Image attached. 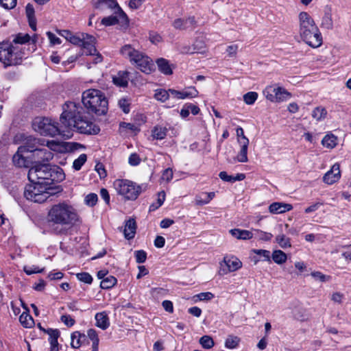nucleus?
I'll return each mask as SVG.
<instances>
[{
    "mask_svg": "<svg viewBox=\"0 0 351 351\" xmlns=\"http://www.w3.org/2000/svg\"><path fill=\"white\" fill-rule=\"evenodd\" d=\"M60 123L47 117H36L32 123L35 131L43 136H61L69 138L71 130L76 128L82 134H96L100 129L94 126L91 121L82 114V108L75 102L67 101L62 106Z\"/></svg>",
    "mask_w": 351,
    "mask_h": 351,
    "instance_id": "nucleus-1",
    "label": "nucleus"
},
{
    "mask_svg": "<svg viewBox=\"0 0 351 351\" xmlns=\"http://www.w3.org/2000/svg\"><path fill=\"white\" fill-rule=\"evenodd\" d=\"M49 223H53V232L58 235L67 233L66 226H73L79 219L75 209L70 204L63 202L54 204L49 209L47 215Z\"/></svg>",
    "mask_w": 351,
    "mask_h": 351,
    "instance_id": "nucleus-2",
    "label": "nucleus"
},
{
    "mask_svg": "<svg viewBox=\"0 0 351 351\" xmlns=\"http://www.w3.org/2000/svg\"><path fill=\"white\" fill-rule=\"evenodd\" d=\"M82 101L84 106L87 110L86 112L80 104H75L82 108V114L87 117L91 121L93 125L97 128L93 123L90 114L102 115L107 112L108 100L104 94L97 89H89L83 93ZM98 128L99 129V127Z\"/></svg>",
    "mask_w": 351,
    "mask_h": 351,
    "instance_id": "nucleus-3",
    "label": "nucleus"
},
{
    "mask_svg": "<svg viewBox=\"0 0 351 351\" xmlns=\"http://www.w3.org/2000/svg\"><path fill=\"white\" fill-rule=\"evenodd\" d=\"M64 178L62 169L56 165L37 162L28 171V179L32 183H46L48 186Z\"/></svg>",
    "mask_w": 351,
    "mask_h": 351,
    "instance_id": "nucleus-4",
    "label": "nucleus"
},
{
    "mask_svg": "<svg viewBox=\"0 0 351 351\" xmlns=\"http://www.w3.org/2000/svg\"><path fill=\"white\" fill-rule=\"evenodd\" d=\"M299 32L302 39L312 47H319L322 38L312 17L307 12H302L299 14Z\"/></svg>",
    "mask_w": 351,
    "mask_h": 351,
    "instance_id": "nucleus-5",
    "label": "nucleus"
},
{
    "mask_svg": "<svg viewBox=\"0 0 351 351\" xmlns=\"http://www.w3.org/2000/svg\"><path fill=\"white\" fill-rule=\"evenodd\" d=\"M120 53L123 57L128 58L132 64L146 74H149L155 70V65L152 60L144 53L135 49L130 45L123 46L120 49Z\"/></svg>",
    "mask_w": 351,
    "mask_h": 351,
    "instance_id": "nucleus-6",
    "label": "nucleus"
},
{
    "mask_svg": "<svg viewBox=\"0 0 351 351\" xmlns=\"http://www.w3.org/2000/svg\"><path fill=\"white\" fill-rule=\"evenodd\" d=\"M58 192V189L51 187L46 183L31 182V184L26 185L24 196L27 199L34 202L43 203Z\"/></svg>",
    "mask_w": 351,
    "mask_h": 351,
    "instance_id": "nucleus-7",
    "label": "nucleus"
},
{
    "mask_svg": "<svg viewBox=\"0 0 351 351\" xmlns=\"http://www.w3.org/2000/svg\"><path fill=\"white\" fill-rule=\"evenodd\" d=\"M113 184L117 192L128 200H135L142 191L141 185L128 180L117 179Z\"/></svg>",
    "mask_w": 351,
    "mask_h": 351,
    "instance_id": "nucleus-8",
    "label": "nucleus"
},
{
    "mask_svg": "<svg viewBox=\"0 0 351 351\" xmlns=\"http://www.w3.org/2000/svg\"><path fill=\"white\" fill-rule=\"evenodd\" d=\"M266 98L272 102H281L290 97V93L284 88L269 86L263 90Z\"/></svg>",
    "mask_w": 351,
    "mask_h": 351,
    "instance_id": "nucleus-9",
    "label": "nucleus"
},
{
    "mask_svg": "<svg viewBox=\"0 0 351 351\" xmlns=\"http://www.w3.org/2000/svg\"><path fill=\"white\" fill-rule=\"evenodd\" d=\"M104 5L110 9H114V14H117L123 22L126 21L127 15L119 7L116 0H96L94 3V7L96 9H102Z\"/></svg>",
    "mask_w": 351,
    "mask_h": 351,
    "instance_id": "nucleus-10",
    "label": "nucleus"
},
{
    "mask_svg": "<svg viewBox=\"0 0 351 351\" xmlns=\"http://www.w3.org/2000/svg\"><path fill=\"white\" fill-rule=\"evenodd\" d=\"M224 265H221L220 271L223 274L238 270L242 266V263L237 257H224Z\"/></svg>",
    "mask_w": 351,
    "mask_h": 351,
    "instance_id": "nucleus-11",
    "label": "nucleus"
},
{
    "mask_svg": "<svg viewBox=\"0 0 351 351\" xmlns=\"http://www.w3.org/2000/svg\"><path fill=\"white\" fill-rule=\"evenodd\" d=\"M82 36H84L83 43L82 47L83 48V53L87 56L95 55L97 49L95 47L96 38L90 34L82 33Z\"/></svg>",
    "mask_w": 351,
    "mask_h": 351,
    "instance_id": "nucleus-12",
    "label": "nucleus"
},
{
    "mask_svg": "<svg viewBox=\"0 0 351 351\" xmlns=\"http://www.w3.org/2000/svg\"><path fill=\"white\" fill-rule=\"evenodd\" d=\"M44 332L49 335V341L50 343L49 351H59L60 345L58 339L60 335V332L58 329L48 328L44 330Z\"/></svg>",
    "mask_w": 351,
    "mask_h": 351,
    "instance_id": "nucleus-13",
    "label": "nucleus"
},
{
    "mask_svg": "<svg viewBox=\"0 0 351 351\" xmlns=\"http://www.w3.org/2000/svg\"><path fill=\"white\" fill-rule=\"evenodd\" d=\"M340 169L338 164L332 165L331 169L328 171L323 177V180L328 184H332L340 178Z\"/></svg>",
    "mask_w": 351,
    "mask_h": 351,
    "instance_id": "nucleus-14",
    "label": "nucleus"
},
{
    "mask_svg": "<svg viewBox=\"0 0 351 351\" xmlns=\"http://www.w3.org/2000/svg\"><path fill=\"white\" fill-rule=\"evenodd\" d=\"M13 50H16V47L9 42H3L0 43V61L4 63L8 60Z\"/></svg>",
    "mask_w": 351,
    "mask_h": 351,
    "instance_id": "nucleus-15",
    "label": "nucleus"
},
{
    "mask_svg": "<svg viewBox=\"0 0 351 351\" xmlns=\"http://www.w3.org/2000/svg\"><path fill=\"white\" fill-rule=\"evenodd\" d=\"M38 146V140L29 136L25 139L24 144L21 145L19 148V152H32L34 154Z\"/></svg>",
    "mask_w": 351,
    "mask_h": 351,
    "instance_id": "nucleus-16",
    "label": "nucleus"
},
{
    "mask_svg": "<svg viewBox=\"0 0 351 351\" xmlns=\"http://www.w3.org/2000/svg\"><path fill=\"white\" fill-rule=\"evenodd\" d=\"M171 95L177 99L193 98L197 96L198 92L195 88H189L188 90L179 91L174 89H169Z\"/></svg>",
    "mask_w": 351,
    "mask_h": 351,
    "instance_id": "nucleus-17",
    "label": "nucleus"
},
{
    "mask_svg": "<svg viewBox=\"0 0 351 351\" xmlns=\"http://www.w3.org/2000/svg\"><path fill=\"white\" fill-rule=\"evenodd\" d=\"M34 158L43 162H48L53 158V154L48 148L38 147L33 154Z\"/></svg>",
    "mask_w": 351,
    "mask_h": 351,
    "instance_id": "nucleus-18",
    "label": "nucleus"
},
{
    "mask_svg": "<svg viewBox=\"0 0 351 351\" xmlns=\"http://www.w3.org/2000/svg\"><path fill=\"white\" fill-rule=\"evenodd\" d=\"M292 208V206L289 204L282 202H274L269 206V210L271 213L273 214H280L286 211L291 210Z\"/></svg>",
    "mask_w": 351,
    "mask_h": 351,
    "instance_id": "nucleus-19",
    "label": "nucleus"
},
{
    "mask_svg": "<svg viewBox=\"0 0 351 351\" xmlns=\"http://www.w3.org/2000/svg\"><path fill=\"white\" fill-rule=\"evenodd\" d=\"M231 235L237 239L248 240L254 237V233L252 230H241L234 228L230 230Z\"/></svg>",
    "mask_w": 351,
    "mask_h": 351,
    "instance_id": "nucleus-20",
    "label": "nucleus"
},
{
    "mask_svg": "<svg viewBox=\"0 0 351 351\" xmlns=\"http://www.w3.org/2000/svg\"><path fill=\"white\" fill-rule=\"evenodd\" d=\"M136 230V221L134 219H129L125 222L123 230L124 236L127 239H131L134 237Z\"/></svg>",
    "mask_w": 351,
    "mask_h": 351,
    "instance_id": "nucleus-21",
    "label": "nucleus"
},
{
    "mask_svg": "<svg viewBox=\"0 0 351 351\" xmlns=\"http://www.w3.org/2000/svg\"><path fill=\"white\" fill-rule=\"evenodd\" d=\"M243 141H240L241 145V150L236 157V160L240 162H246L248 160L247 158V148L249 145V139L247 138H243Z\"/></svg>",
    "mask_w": 351,
    "mask_h": 351,
    "instance_id": "nucleus-22",
    "label": "nucleus"
},
{
    "mask_svg": "<svg viewBox=\"0 0 351 351\" xmlns=\"http://www.w3.org/2000/svg\"><path fill=\"white\" fill-rule=\"evenodd\" d=\"M71 346L73 348H79L86 341V336L79 331H75L71 334Z\"/></svg>",
    "mask_w": 351,
    "mask_h": 351,
    "instance_id": "nucleus-23",
    "label": "nucleus"
},
{
    "mask_svg": "<svg viewBox=\"0 0 351 351\" xmlns=\"http://www.w3.org/2000/svg\"><path fill=\"white\" fill-rule=\"evenodd\" d=\"M23 54V53L21 50H19L18 47H16V50H13L10 58H8V60L5 61L3 64L5 66L19 64L21 62Z\"/></svg>",
    "mask_w": 351,
    "mask_h": 351,
    "instance_id": "nucleus-24",
    "label": "nucleus"
},
{
    "mask_svg": "<svg viewBox=\"0 0 351 351\" xmlns=\"http://www.w3.org/2000/svg\"><path fill=\"white\" fill-rule=\"evenodd\" d=\"M96 326L103 330L108 328L110 325L109 319L106 312L97 313L95 315Z\"/></svg>",
    "mask_w": 351,
    "mask_h": 351,
    "instance_id": "nucleus-25",
    "label": "nucleus"
},
{
    "mask_svg": "<svg viewBox=\"0 0 351 351\" xmlns=\"http://www.w3.org/2000/svg\"><path fill=\"white\" fill-rule=\"evenodd\" d=\"M156 64L158 70L165 75H171L173 73L171 65L169 62L162 58H158L156 60Z\"/></svg>",
    "mask_w": 351,
    "mask_h": 351,
    "instance_id": "nucleus-26",
    "label": "nucleus"
},
{
    "mask_svg": "<svg viewBox=\"0 0 351 351\" xmlns=\"http://www.w3.org/2000/svg\"><path fill=\"white\" fill-rule=\"evenodd\" d=\"M116 15H111L107 17H104L101 20V24L104 25L105 26H110L113 25L117 23H121L122 25H128V18L127 17V20L125 22H123L119 15L117 14H115Z\"/></svg>",
    "mask_w": 351,
    "mask_h": 351,
    "instance_id": "nucleus-27",
    "label": "nucleus"
},
{
    "mask_svg": "<svg viewBox=\"0 0 351 351\" xmlns=\"http://www.w3.org/2000/svg\"><path fill=\"white\" fill-rule=\"evenodd\" d=\"M215 197V193H202L195 197V204L199 206H202L210 202V201Z\"/></svg>",
    "mask_w": 351,
    "mask_h": 351,
    "instance_id": "nucleus-28",
    "label": "nucleus"
},
{
    "mask_svg": "<svg viewBox=\"0 0 351 351\" xmlns=\"http://www.w3.org/2000/svg\"><path fill=\"white\" fill-rule=\"evenodd\" d=\"M241 339L233 335H229L225 341V347L228 349H234L238 347Z\"/></svg>",
    "mask_w": 351,
    "mask_h": 351,
    "instance_id": "nucleus-29",
    "label": "nucleus"
},
{
    "mask_svg": "<svg viewBox=\"0 0 351 351\" xmlns=\"http://www.w3.org/2000/svg\"><path fill=\"white\" fill-rule=\"evenodd\" d=\"M167 132L166 128L156 125L152 130V136L157 140H162L166 137Z\"/></svg>",
    "mask_w": 351,
    "mask_h": 351,
    "instance_id": "nucleus-30",
    "label": "nucleus"
},
{
    "mask_svg": "<svg viewBox=\"0 0 351 351\" xmlns=\"http://www.w3.org/2000/svg\"><path fill=\"white\" fill-rule=\"evenodd\" d=\"M24 152H19V148L16 153L13 156L12 161L15 166L19 167H23L26 166V160L22 155Z\"/></svg>",
    "mask_w": 351,
    "mask_h": 351,
    "instance_id": "nucleus-31",
    "label": "nucleus"
},
{
    "mask_svg": "<svg viewBox=\"0 0 351 351\" xmlns=\"http://www.w3.org/2000/svg\"><path fill=\"white\" fill-rule=\"evenodd\" d=\"M117 282V280L115 277L112 276H108L101 280L100 287L103 289H109L113 287L116 285Z\"/></svg>",
    "mask_w": 351,
    "mask_h": 351,
    "instance_id": "nucleus-32",
    "label": "nucleus"
},
{
    "mask_svg": "<svg viewBox=\"0 0 351 351\" xmlns=\"http://www.w3.org/2000/svg\"><path fill=\"white\" fill-rule=\"evenodd\" d=\"M321 27L326 29H331L332 28L333 22L330 10L325 12L324 16L322 18Z\"/></svg>",
    "mask_w": 351,
    "mask_h": 351,
    "instance_id": "nucleus-33",
    "label": "nucleus"
},
{
    "mask_svg": "<svg viewBox=\"0 0 351 351\" xmlns=\"http://www.w3.org/2000/svg\"><path fill=\"white\" fill-rule=\"evenodd\" d=\"M13 40L11 43L13 44H25L30 40V36L28 34L19 33L16 35L12 36Z\"/></svg>",
    "mask_w": 351,
    "mask_h": 351,
    "instance_id": "nucleus-34",
    "label": "nucleus"
},
{
    "mask_svg": "<svg viewBox=\"0 0 351 351\" xmlns=\"http://www.w3.org/2000/svg\"><path fill=\"white\" fill-rule=\"evenodd\" d=\"M19 321L25 328H31L34 324L32 317L29 313L25 312L21 315Z\"/></svg>",
    "mask_w": 351,
    "mask_h": 351,
    "instance_id": "nucleus-35",
    "label": "nucleus"
},
{
    "mask_svg": "<svg viewBox=\"0 0 351 351\" xmlns=\"http://www.w3.org/2000/svg\"><path fill=\"white\" fill-rule=\"evenodd\" d=\"M276 242L283 249H286L291 246L290 239L286 237L284 234L277 235L276 237Z\"/></svg>",
    "mask_w": 351,
    "mask_h": 351,
    "instance_id": "nucleus-36",
    "label": "nucleus"
},
{
    "mask_svg": "<svg viewBox=\"0 0 351 351\" xmlns=\"http://www.w3.org/2000/svg\"><path fill=\"white\" fill-rule=\"evenodd\" d=\"M272 259L277 264H282L287 261V255L282 250H274L272 254Z\"/></svg>",
    "mask_w": 351,
    "mask_h": 351,
    "instance_id": "nucleus-37",
    "label": "nucleus"
},
{
    "mask_svg": "<svg viewBox=\"0 0 351 351\" xmlns=\"http://www.w3.org/2000/svg\"><path fill=\"white\" fill-rule=\"evenodd\" d=\"M252 232L254 233V237L257 238L259 240L268 241L273 237V234L271 233L263 232L258 229H254L252 230Z\"/></svg>",
    "mask_w": 351,
    "mask_h": 351,
    "instance_id": "nucleus-38",
    "label": "nucleus"
},
{
    "mask_svg": "<svg viewBox=\"0 0 351 351\" xmlns=\"http://www.w3.org/2000/svg\"><path fill=\"white\" fill-rule=\"evenodd\" d=\"M337 137L333 134H328L322 139V145L328 148H333L337 144Z\"/></svg>",
    "mask_w": 351,
    "mask_h": 351,
    "instance_id": "nucleus-39",
    "label": "nucleus"
},
{
    "mask_svg": "<svg viewBox=\"0 0 351 351\" xmlns=\"http://www.w3.org/2000/svg\"><path fill=\"white\" fill-rule=\"evenodd\" d=\"M128 72L123 73L122 75H120L117 77H113V82L114 84L119 86L121 87H125L128 86Z\"/></svg>",
    "mask_w": 351,
    "mask_h": 351,
    "instance_id": "nucleus-40",
    "label": "nucleus"
},
{
    "mask_svg": "<svg viewBox=\"0 0 351 351\" xmlns=\"http://www.w3.org/2000/svg\"><path fill=\"white\" fill-rule=\"evenodd\" d=\"M199 343L205 349H210L214 345V341L210 336L204 335L199 339Z\"/></svg>",
    "mask_w": 351,
    "mask_h": 351,
    "instance_id": "nucleus-41",
    "label": "nucleus"
},
{
    "mask_svg": "<svg viewBox=\"0 0 351 351\" xmlns=\"http://www.w3.org/2000/svg\"><path fill=\"white\" fill-rule=\"evenodd\" d=\"M170 92L165 89H158L154 94V98L162 102H165L169 97Z\"/></svg>",
    "mask_w": 351,
    "mask_h": 351,
    "instance_id": "nucleus-42",
    "label": "nucleus"
},
{
    "mask_svg": "<svg viewBox=\"0 0 351 351\" xmlns=\"http://www.w3.org/2000/svg\"><path fill=\"white\" fill-rule=\"evenodd\" d=\"M326 114L327 112L325 108L317 107L313 110L312 117L316 119V121H320L326 117Z\"/></svg>",
    "mask_w": 351,
    "mask_h": 351,
    "instance_id": "nucleus-43",
    "label": "nucleus"
},
{
    "mask_svg": "<svg viewBox=\"0 0 351 351\" xmlns=\"http://www.w3.org/2000/svg\"><path fill=\"white\" fill-rule=\"evenodd\" d=\"M87 160V156L85 154H82L75 159L73 163V167L75 170L79 171Z\"/></svg>",
    "mask_w": 351,
    "mask_h": 351,
    "instance_id": "nucleus-44",
    "label": "nucleus"
},
{
    "mask_svg": "<svg viewBox=\"0 0 351 351\" xmlns=\"http://www.w3.org/2000/svg\"><path fill=\"white\" fill-rule=\"evenodd\" d=\"M87 336L93 341L92 347L99 346L98 335L95 329L90 328L87 331Z\"/></svg>",
    "mask_w": 351,
    "mask_h": 351,
    "instance_id": "nucleus-45",
    "label": "nucleus"
},
{
    "mask_svg": "<svg viewBox=\"0 0 351 351\" xmlns=\"http://www.w3.org/2000/svg\"><path fill=\"white\" fill-rule=\"evenodd\" d=\"M258 94L256 92H249L243 95V100L248 105L253 104L257 99Z\"/></svg>",
    "mask_w": 351,
    "mask_h": 351,
    "instance_id": "nucleus-46",
    "label": "nucleus"
},
{
    "mask_svg": "<svg viewBox=\"0 0 351 351\" xmlns=\"http://www.w3.org/2000/svg\"><path fill=\"white\" fill-rule=\"evenodd\" d=\"M77 278L84 283L91 284L93 282L92 276L87 272H82L77 274Z\"/></svg>",
    "mask_w": 351,
    "mask_h": 351,
    "instance_id": "nucleus-47",
    "label": "nucleus"
},
{
    "mask_svg": "<svg viewBox=\"0 0 351 351\" xmlns=\"http://www.w3.org/2000/svg\"><path fill=\"white\" fill-rule=\"evenodd\" d=\"M98 200L97 195L95 193H89L85 197V204L89 206H95Z\"/></svg>",
    "mask_w": 351,
    "mask_h": 351,
    "instance_id": "nucleus-48",
    "label": "nucleus"
},
{
    "mask_svg": "<svg viewBox=\"0 0 351 351\" xmlns=\"http://www.w3.org/2000/svg\"><path fill=\"white\" fill-rule=\"evenodd\" d=\"M134 256L138 263H143L147 259V253L143 250L135 251Z\"/></svg>",
    "mask_w": 351,
    "mask_h": 351,
    "instance_id": "nucleus-49",
    "label": "nucleus"
},
{
    "mask_svg": "<svg viewBox=\"0 0 351 351\" xmlns=\"http://www.w3.org/2000/svg\"><path fill=\"white\" fill-rule=\"evenodd\" d=\"M311 275L315 280H319L320 282L328 281L330 279V277L329 276L324 275L320 271L311 272Z\"/></svg>",
    "mask_w": 351,
    "mask_h": 351,
    "instance_id": "nucleus-50",
    "label": "nucleus"
},
{
    "mask_svg": "<svg viewBox=\"0 0 351 351\" xmlns=\"http://www.w3.org/2000/svg\"><path fill=\"white\" fill-rule=\"evenodd\" d=\"M130 104L129 101L125 98H122L119 101V106L120 108H121L123 112L126 114L130 110Z\"/></svg>",
    "mask_w": 351,
    "mask_h": 351,
    "instance_id": "nucleus-51",
    "label": "nucleus"
},
{
    "mask_svg": "<svg viewBox=\"0 0 351 351\" xmlns=\"http://www.w3.org/2000/svg\"><path fill=\"white\" fill-rule=\"evenodd\" d=\"M60 319L68 327L73 326L75 323V319L69 315H62Z\"/></svg>",
    "mask_w": 351,
    "mask_h": 351,
    "instance_id": "nucleus-52",
    "label": "nucleus"
},
{
    "mask_svg": "<svg viewBox=\"0 0 351 351\" xmlns=\"http://www.w3.org/2000/svg\"><path fill=\"white\" fill-rule=\"evenodd\" d=\"M173 26L176 29H185L186 28H189V26L186 25V24H185V21L182 19H176L173 23Z\"/></svg>",
    "mask_w": 351,
    "mask_h": 351,
    "instance_id": "nucleus-53",
    "label": "nucleus"
},
{
    "mask_svg": "<svg viewBox=\"0 0 351 351\" xmlns=\"http://www.w3.org/2000/svg\"><path fill=\"white\" fill-rule=\"evenodd\" d=\"M141 160L140 156L137 154L134 153L130 156L128 162L132 166H136L140 164Z\"/></svg>",
    "mask_w": 351,
    "mask_h": 351,
    "instance_id": "nucleus-54",
    "label": "nucleus"
},
{
    "mask_svg": "<svg viewBox=\"0 0 351 351\" xmlns=\"http://www.w3.org/2000/svg\"><path fill=\"white\" fill-rule=\"evenodd\" d=\"M252 252L265 258V261L271 262L270 252L266 250H253Z\"/></svg>",
    "mask_w": 351,
    "mask_h": 351,
    "instance_id": "nucleus-55",
    "label": "nucleus"
},
{
    "mask_svg": "<svg viewBox=\"0 0 351 351\" xmlns=\"http://www.w3.org/2000/svg\"><path fill=\"white\" fill-rule=\"evenodd\" d=\"M84 36H81L73 34L71 37H69V42L75 45L81 46L83 43Z\"/></svg>",
    "mask_w": 351,
    "mask_h": 351,
    "instance_id": "nucleus-56",
    "label": "nucleus"
},
{
    "mask_svg": "<svg viewBox=\"0 0 351 351\" xmlns=\"http://www.w3.org/2000/svg\"><path fill=\"white\" fill-rule=\"evenodd\" d=\"M44 269H39L38 267L32 266V267H24V271L27 275H32L33 274L41 273L43 272Z\"/></svg>",
    "mask_w": 351,
    "mask_h": 351,
    "instance_id": "nucleus-57",
    "label": "nucleus"
},
{
    "mask_svg": "<svg viewBox=\"0 0 351 351\" xmlns=\"http://www.w3.org/2000/svg\"><path fill=\"white\" fill-rule=\"evenodd\" d=\"M0 3L6 9H12L16 6V0H0Z\"/></svg>",
    "mask_w": 351,
    "mask_h": 351,
    "instance_id": "nucleus-58",
    "label": "nucleus"
},
{
    "mask_svg": "<svg viewBox=\"0 0 351 351\" xmlns=\"http://www.w3.org/2000/svg\"><path fill=\"white\" fill-rule=\"evenodd\" d=\"M25 12L28 19H35L34 8L33 5L28 3L25 7Z\"/></svg>",
    "mask_w": 351,
    "mask_h": 351,
    "instance_id": "nucleus-59",
    "label": "nucleus"
},
{
    "mask_svg": "<svg viewBox=\"0 0 351 351\" xmlns=\"http://www.w3.org/2000/svg\"><path fill=\"white\" fill-rule=\"evenodd\" d=\"M149 40L155 45L162 41V37L156 32L149 33Z\"/></svg>",
    "mask_w": 351,
    "mask_h": 351,
    "instance_id": "nucleus-60",
    "label": "nucleus"
},
{
    "mask_svg": "<svg viewBox=\"0 0 351 351\" xmlns=\"http://www.w3.org/2000/svg\"><path fill=\"white\" fill-rule=\"evenodd\" d=\"M238 50L237 45H232L227 47L226 52L229 57H235Z\"/></svg>",
    "mask_w": 351,
    "mask_h": 351,
    "instance_id": "nucleus-61",
    "label": "nucleus"
},
{
    "mask_svg": "<svg viewBox=\"0 0 351 351\" xmlns=\"http://www.w3.org/2000/svg\"><path fill=\"white\" fill-rule=\"evenodd\" d=\"M162 306L167 312L170 313L173 312V306L171 301L164 300L162 303Z\"/></svg>",
    "mask_w": 351,
    "mask_h": 351,
    "instance_id": "nucleus-62",
    "label": "nucleus"
},
{
    "mask_svg": "<svg viewBox=\"0 0 351 351\" xmlns=\"http://www.w3.org/2000/svg\"><path fill=\"white\" fill-rule=\"evenodd\" d=\"M95 170L97 171L101 178H105L107 175L104 167L101 163H97L95 165Z\"/></svg>",
    "mask_w": 351,
    "mask_h": 351,
    "instance_id": "nucleus-63",
    "label": "nucleus"
},
{
    "mask_svg": "<svg viewBox=\"0 0 351 351\" xmlns=\"http://www.w3.org/2000/svg\"><path fill=\"white\" fill-rule=\"evenodd\" d=\"M196 296L199 300H210L214 298V295L210 292L201 293Z\"/></svg>",
    "mask_w": 351,
    "mask_h": 351,
    "instance_id": "nucleus-64",
    "label": "nucleus"
}]
</instances>
